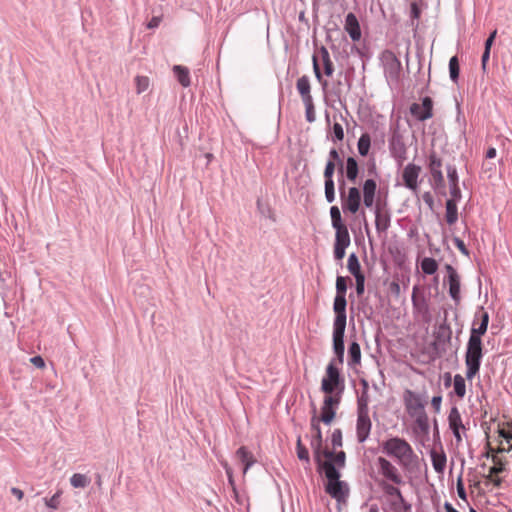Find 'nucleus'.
Returning a JSON list of instances; mask_svg holds the SVG:
<instances>
[{
  "label": "nucleus",
  "mask_w": 512,
  "mask_h": 512,
  "mask_svg": "<svg viewBox=\"0 0 512 512\" xmlns=\"http://www.w3.org/2000/svg\"><path fill=\"white\" fill-rule=\"evenodd\" d=\"M378 472L382 476L379 486L386 496L390 498V506L395 512H406L411 505L405 500L401 490L397 487L403 485L404 479L399 469L387 458H377Z\"/></svg>",
  "instance_id": "obj_1"
},
{
  "label": "nucleus",
  "mask_w": 512,
  "mask_h": 512,
  "mask_svg": "<svg viewBox=\"0 0 512 512\" xmlns=\"http://www.w3.org/2000/svg\"><path fill=\"white\" fill-rule=\"evenodd\" d=\"M382 451L393 458L402 468L407 469L417 458L412 446L404 438L394 436L381 444Z\"/></svg>",
  "instance_id": "obj_2"
},
{
  "label": "nucleus",
  "mask_w": 512,
  "mask_h": 512,
  "mask_svg": "<svg viewBox=\"0 0 512 512\" xmlns=\"http://www.w3.org/2000/svg\"><path fill=\"white\" fill-rule=\"evenodd\" d=\"M319 467L324 471L328 480L325 491L338 502H345L349 494V489L345 482L339 480L340 473L336 467H334L330 461H324Z\"/></svg>",
  "instance_id": "obj_3"
},
{
  "label": "nucleus",
  "mask_w": 512,
  "mask_h": 512,
  "mask_svg": "<svg viewBox=\"0 0 512 512\" xmlns=\"http://www.w3.org/2000/svg\"><path fill=\"white\" fill-rule=\"evenodd\" d=\"M482 357V341L470 336L465 354L467 379L472 380L479 373Z\"/></svg>",
  "instance_id": "obj_4"
},
{
  "label": "nucleus",
  "mask_w": 512,
  "mask_h": 512,
  "mask_svg": "<svg viewBox=\"0 0 512 512\" xmlns=\"http://www.w3.org/2000/svg\"><path fill=\"white\" fill-rule=\"evenodd\" d=\"M345 381L340 374L339 368L334 360L330 361L326 367L325 375L321 381V390L326 395H340L344 391Z\"/></svg>",
  "instance_id": "obj_5"
},
{
  "label": "nucleus",
  "mask_w": 512,
  "mask_h": 512,
  "mask_svg": "<svg viewBox=\"0 0 512 512\" xmlns=\"http://www.w3.org/2000/svg\"><path fill=\"white\" fill-rule=\"evenodd\" d=\"M313 70L315 73V76L317 80L320 82V84L325 88L328 85L327 80L323 79V76L320 71V66L324 69V74L327 77H331L334 72V65L330 58V54L328 50L322 46L320 47L317 52L313 55Z\"/></svg>",
  "instance_id": "obj_6"
},
{
  "label": "nucleus",
  "mask_w": 512,
  "mask_h": 512,
  "mask_svg": "<svg viewBox=\"0 0 512 512\" xmlns=\"http://www.w3.org/2000/svg\"><path fill=\"white\" fill-rule=\"evenodd\" d=\"M311 431L313 433L310 445L313 450V454L318 465H322L324 462L322 457L332 456V451L323 448L322 432L320 429L319 419L316 415L311 418Z\"/></svg>",
  "instance_id": "obj_7"
},
{
  "label": "nucleus",
  "mask_w": 512,
  "mask_h": 512,
  "mask_svg": "<svg viewBox=\"0 0 512 512\" xmlns=\"http://www.w3.org/2000/svg\"><path fill=\"white\" fill-rule=\"evenodd\" d=\"M412 307L415 317L420 318L423 322L431 321L428 299L419 286H414L412 290Z\"/></svg>",
  "instance_id": "obj_8"
},
{
  "label": "nucleus",
  "mask_w": 512,
  "mask_h": 512,
  "mask_svg": "<svg viewBox=\"0 0 512 512\" xmlns=\"http://www.w3.org/2000/svg\"><path fill=\"white\" fill-rule=\"evenodd\" d=\"M385 77L389 83H397L402 71V64L397 56L389 50H386L381 55Z\"/></svg>",
  "instance_id": "obj_9"
},
{
  "label": "nucleus",
  "mask_w": 512,
  "mask_h": 512,
  "mask_svg": "<svg viewBox=\"0 0 512 512\" xmlns=\"http://www.w3.org/2000/svg\"><path fill=\"white\" fill-rule=\"evenodd\" d=\"M403 402L407 413L411 417H415L417 422L421 424V418L425 415V402L419 394L412 390H405L403 393Z\"/></svg>",
  "instance_id": "obj_10"
},
{
  "label": "nucleus",
  "mask_w": 512,
  "mask_h": 512,
  "mask_svg": "<svg viewBox=\"0 0 512 512\" xmlns=\"http://www.w3.org/2000/svg\"><path fill=\"white\" fill-rule=\"evenodd\" d=\"M344 181H341L340 184V198L342 201V207L344 211H349L352 214H355L359 211L361 205V193L357 187H351L346 192L344 190Z\"/></svg>",
  "instance_id": "obj_11"
},
{
  "label": "nucleus",
  "mask_w": 512,
  "mask_h": 512,
  "mask_svg": "<svg viewBox=\"0 0 512 512\" xmlns=\"http://www.w3.org/2000/svg\"><path fill=\"white\" fill-rule=\"evenodd\" d=\"M340 395H326L321 408V415L318 417L319 423L329 425L335 418L336 408L340 404Z\"/></svg>",
  "instance_id": "obj_12"
},
{
  "label": "nucleus",
  "mask_w": 512,
  "mask_h": 512,
  "mask_svg": "<svg viewBox=\"0 0 512 512\" xmlns=\"http://www.w3.org/2000/svg\"><path fill=\"white\" fill-rule=\"evenodd\" d=\"M493 465L489 468L487 475L485 476L487 482L492 483L495 487H500L502 484V478L499 474L504 472L506 469V460L502 455H492Z\"/></svg>",
  "instance_id": "obj_13"
},
{
  "label": "nucleus",
  "mask_w": 512,
  "mask_h": 512,
  "mask_svg": "<svg viewBox=\"0 0 512 512\" xmlns=\"http://www.w3.org/2000/svg\"><path fill=\"white\" fill-rule=\"evenodd\" d=\"M372 421L369 413H357L356 437L359 443L365 442L370 435Z\"/></svg>",
  "instance_id": "obj_14"
},
{
  "label": "nucleus",
  "mask_w": 512,
  "mask_h": 512,
  "mask_svg": "<svg viewBox=\"0 0 512 512\" xmlns=\"http://www.w3.org/2000/svg\"><path fill=\"white\" fill-rule=\"evenodd\" d=\"M432 109V99L430 97H424L421 104L413 103L411 105L410 112L418 120L424 121L433 116Z\"/></svg>",
  "instance_id": "obj_15"
},
{
  "label": "nucleus",
  "mask_w": 512,
  "mask_h": 512,
  "mask_svg": "<svg viewBox=\"0 0 512 512\" xmlns=\"http://www.w3.org/2000/svg\"><path fill=\"white\" fill-rule=\"evenodd\" d=\"M448 422H449V427L455 436L456 443H457V445H459L462 442L461 431H465L466 428L462 422L461 414L456 407H453L450 410L449 415H448Z\"/></svg>",
  "instance_id": "obj_16"
},
{
  "label": "nucleus",
  "mask_w": 512,
  "mask_h": 512,
  "mask_svg": "<svg viewBox=\"0 0 512 512\" xmlns=\"http://www.w3.org/2000/svg\"><path fill=\"white\" fill-rule=\"evenodd\" d=\"M421 172V167L415 164H408L402 172V179L404 185L410 190L416 191L418 188V177Z\"/></svg>",
  "instance_id": "obj_17"
},
{
  "label": "nucleus",
  "mask_w": 512,
  "mask_h": 512,
  "mask_svg": "<svg viewBox=\"0 0 512 512\" xmlns=\"http://www.w3.org/2000/svg\"><path fill=\"white\" fill-rule=\"evenodd\" d=\"M346 326H333V349L339 364L344 359V334Z\"/></svg>",
  "instance_id": "obj_18"
},
{
  "label": "nucleus",
  "mask_w": 512,
  "mask_h": 512,
  "mask_svg": "<svg viewBox=\"0 0 512 512\" xmlns=\"http://www.w3.org/2000/svg\"><path fill=\"white\" fill-rule=\"evenodd\" d=\"M488 323L489 314L488 312L484 311L483 307H481L480 314H476L470 336H474L476 339L481 340V336L484 335L487 331Z\"/></svg>",
  "instance_id": "obj_19"
},
{
  "label": "nucleus",
  "mask_w": 512,
  "mask_h": 512,
  "mask_svg": "<svg viewBox=\"0 0 512 512\" xmlns=\"http://www.w3.org/2000/svg\"><path fill=\"white\" fill-rule=\"evenodd\" d=\"M446 271L448 274V282H449V294L451 298L456 302H460V277L457 271L451 266L446 265Z\"/></svg>",
  "instance_id": "obj_20"
},
{
  "label": "nucleus",
  "mask_w": 512,
  "mask_h": 512,
  "mask_svg": "<svg viewBox=\"0 0 512 512\" xmlns=\"http://www.w3.org/2000/svg\"><path fill=\"white\" fill-rule=\"evenodd\" d=\"M346 306V297L335 296L333 309L336 316L333 326H346Z\"/></svg>",
  "instance_id": "obj_21"
},
{
  "label": "nucleus",
  "mask_w": 512,
  "mask_h": 512,
  "mask_svg": "<svg viewBox=\"0 0 512 512\" xmlns=\"http://www.w3.org/2000/svg\"><path fill=\"white\" fill-rule=\"evenodd\" d=\"M442 162L436 156L435 153H432L429 157V169L432 175V178L437 187L444 186V177L441 171Z\"/></svg>",
  "instance_id": "obj_22"
},
{
  "label": "nucleus",
  "mask_w": 512,
  "mask_h": 512,
  "mask_svg": "<svg viewBox=\"0 0 512 512\" xmlns=\"http://www.w3.org/2000/svg\"><path fill=\"white\" fill-rule=\"evenodd\" d=\"M344 28L353 41H359L361 38V29L357 17L353 13H348L345 19Z\"/></svg>",
  "instance_id": "obj_23"
},
{
  "label": "nucleus",
  "mask_w": 512,
  "mask_h": 512,
  "mask_svg": "<svg viewBox=\"0 0 512 512\" xmlns=\"http://www.w3.org/2000/svg\"><path fill=\"white\" fill-rule=\"evenodd\" d=\"M236 458L243 465V474L245 475L248 469L256 462V458L245 446L240 447L236 451Z\"/></svg>",
  "instance_id": "obj_24"
},
{
  "label": "nucleus",
  "mask_w": 512,
  "mask_h": 512,
  "mask_svg": "<svg viewBox=\"0 0 512 512\" xmlns=\"http://www.w3.org/2000/svg\"><path fill=\"white\" fill-rule=\"evenodd\" d=\"M377 184L373 179H367L363 185V202L366 207H372L374 203Z\"/></svg>",
  "instance_id": "obj_25"
},
{
  "label": "nucleus",
  "mask_w": 512,
  "mask_h": 512,
  "mask_svg": "<svg viewBox=\"0 0 512 512\" xmlns=\"http://www.w3.org/2000/svg\"><path fill=\"white\" fill-rule=\"evenodd\" d=\"M377 205V209L375 211V226L378 232L386 231L390 226V215L387 211L381 210Z\"/></svg>",
  "instance_id": "obj_26"
},
{
  "label": "nucleus",
  "mask_w": 512,
  "mask_h": 512,
  "mask_svg": "<svg viewBox=\"0 0 512 512\" xmlns=\"http://www.w3.org/2000/svg\"><path fill=\"white\" fill-rule=\"evenodd\" d=\"M297 90L301 95L303 102H309L312 99L310 94V81L307 76H302L297 80L296 84Z\"/></svg>",
  "instance_id": "obj_27"
},
{
  "label": "nucleus",
  "mask_w": 512,
  "mask_h": 512,
  "mask_svg": "<svg viewBox=\"0 0 512 512\" xmlns=\"http://www.w3.org/2000/svg\"><path fill=\"white\" fill-rule=\"evenodd\" d=\"M172 70H173V73H174L175 77L177 78L178 82L183 87L190 86V84H191L190 73H189V69L187 67L182 66V65H175Z\"/></svg>",
  "instance_id": "obj_28"
},
{
  "label": "nucleus",
  "mask_w": 512,
  "mask_h": 512,
  "mask_svg": "<svg viewBox=\"0 0 512 512\" xmlns=\"http://www.w3.org/2000/svg\"><path fill=\"white\" fill-rule=\"evenodd\" d=\"M431 461L433 468L436 472L442 473L446 467V455L442 452H437L435 450L431 451Z\"/></svg>",
  "instance_id": "obj_29"
},
{
  "label": "nucleus",
  "mask_w": 512,
  "mask_h": 512,
  "mask_svg": "<svg viewBox=\"0 0 512 512\" xmlns=\"http://www.w3.org/2000/svg\"><path fill=\"white\" fill-rule=\"evenodd\" d=\"M335 233V244L337 246L348 247L350 245V235L346 225L334 228Z\"/></svg>",
  "instance_id": "obj_30"
},
{
  "label": "nucleus",
  "mask_w": 512,
  "mask_h": 512,
  "mask_svg": "<svg viewBox=\"0 0 512 512\" xmlns=\"http://www.w3.org/2000/svg\"><path fill=\"white\" fill-rule=\"evenodd\" d=\"M446 221L448 224H454L458 219V210L455 199H448L446 201Z\"/></svg>",
  "instance_id": "obj_31"
},
{
  "label": "nucleus",
  "mask_w": 512,
  "mask_h": 512,
  "mask_svg": "<svg viewBox=\"0 0 512 512\" xmlns=\"http://www.w3.org/2000/svg\"><path fill=\"white\" fill-rule=\"evenodd\" d=\"M349 365L355 366L361 362V349L357 342H352L348 349Z\"/></svg>",
  "instance_id": "obj_32"
},
{
  "label": "nucleus",
  "mask_w": 512,
  "mask_h": 512,
  "mask_svg": "<svg viewBox=\"0 0 512 512\" xmlns=\"http://www.w3.org/2000/svg\"><path fill=\"white\" fill-rule=\"evenodd\" d=\"M345 172H346L347 179L352 182H355V180L358 176V172H359L358 163L355 160V158L348 157V159L346 161Z\"/></svg>",
  "instance_id": "obj_33"
},
{
  "label": "nucleus",
  "mask_w": 512,
  "mask_h": 512,
  "mask_svg": "<svg viewBox=\"0 0 512 512\" xmlns=\"http://www.w3.org/2000/svg\"><path fill=\"white\" fill-rule=\"evenodd\" d=\"M347 268L349 270V272L354 276L356 277V275H364L362 272H361V266H360V263H359V260L357 258V256L352 253L349 258H348V262H347Z\"/></svg>",
  "instance_id": "obj_34"
},
{
  "label": "nucleus",
  "mask_w": 512,
  "mask_h": 512,
  "mask_svg": "<svg viewBox=\"0 0 512 512\" xmlns=\"http://www.w3.org/2000/svg\"><path fill=\"white\" fill-rule=\"evenodd\" d=\"M421 268L425 274L432 275L437 271L438 263L433 258L425 257L421 262Z\"/></svg>",
  "instance_id": "obj_35"
},
{
  "label": "nucleus",
  "mask_w": 512,
  "mask_h": 512,
  "mask_svg": "<svg viewBox=\"0 0 512 512\" xmlns=\"http://www.w3.org/2000/svg\"><path fill=\"white\" fill-rule=\"evenodd\" d=\"M70 483L75 488H85L90 483V478L85 474L75 473L70 478Z\"/></svg>",
  "instance_id": "obj_36"
},
{
  "label": "nucleus",
  "mask_w": 512,
  "mask_h": 512,
  "mask_svg": "<svg viewBox=\"0 0 512 512\" xmlns=\"http://www.w3.org/2000/svg\"><path fill=\"white\" fill-rule=\"evenodd\" d=\"M454 392L459 398H463L466 394V384L464 378L457 374L454 376Z\"/></svg>",
  "instance_id": "obj_37"
},
{
  "label": "nucleus",
  "mask_w": 512,
  "mask_h": 512,
  "mask_svg": "<svg viewBox=\"0 0 512 512\" xmlns=\"http://www.w3.org/2000/svg\"><path fill=\"white\" fill-rule=\"evenodd\" d=\"M369 395L366 390H363L357 399V413H369Z\"/></svg>",
  "instance_id": "obj_38"
},
{
  "label": "nucleus",
  "mask_w": 512,
  "mask_h": 512,
  "mask_svg": "<svg viewBox=\"0 0 512 512\" xmlns=\"http://www.w3.org/2000/svg\"><path fill=\"white\" fill-rule=\"evenodd\" d=\"M345 452L339 451L337 453L332 452V456L330 457H322L323 461H330L333 466L343 467L345 465Z\"/></svg>",
  "instance_id": "obj_39"
},
{
  "label": "nucleus",
  "mask_w": 512,
  "mask_h": 512,
  "mask_svg": "<svg viewBox=\"0 0 512 512\" xmlns=\"http://www.w3.org/2000/svg\"><path fill=\"white\" fill-rule=\"evenodd\" d=\"M370 144H371V139H370V136L369 134L365 133V134H362L361 137L359 138L358 140V151L360 153V155L362 156H366L369 152V149H370Z\"/></svg>",
  "instance_id": "obj_40"
},
{
  "label": "nucleus",
  "mask_w": 512,
  "mask_h": 512,
  "mask_svg": "<svg viewBox=\"0 0 512 512\" xmlns=\"http://www.w3.org/2000/svg\"><path fill=\"white\" fill-rule=\"evenodd\" d=\"M297 456L301 461L310 463L309 452L307 448L302 444L301 438L298 437L296 444Z\"/></svg>",
  "instance_id": "obj_41"
},
{
  "label": "nucleus",
  "mask_w": 512,
  "mask_h": 512,
  "mask_svg": "<svg viewBox=\"0 0 512 512\" xmlns=\"http://www.w3.org/2000/svg\"><path fill=\"white\" fill-rule=\"evenodd\" d=\"M330 216L333 228H338L340 226H344L345 224L342 222L341 213L337 206H332L330 208Z\"/></svg>",
  "instance_id": "obj_42"
},
{
  "label": "nucleus",
  "mask_w": 512,
  "mask_h": 512,
  "mask_svg": "<svg viewBox=\"0 0 512 512\" xmlns=\"http://www.w3.org/2000/svg\"><path fill=\"white\" fill-rule=\"evenodd\" d=\"M135 85H136V92L138 94H141L149 88L150 80L147 76H136Z\"/></svg>",
  "instance_id": "obj_43"
},
{
  "label": "nucleus",
  "mask_w": 512,
  "mask_h": 512,
  "mask_svg": "<svg viewBox=\"0 0 512 512\" xmlns=\"http://www.w3.org/2000/svg\"><path fill=\"white\" fill-rule=\"evenodd\" d=\"M459 61L457 56H453L449 61L450 78L456 82L459 77Z\"/></svg>",
  "instance_id": "obj_44"
},
{
  "label": "nucleus",
  "mask_w": 512,
  "mask_h": 512,
  "mask_svg": "<svg viewBox=\"0 0 512 512\" xmlns=\"http://www.w3.org/2000/svg\"><path fill=\"white\" fill-rule=\"evenodd\" d=\"M325 198L329 203L335 200V185L333 179H325Z\"/></svg>",
  "instance_id": "obj_45"
},
{
  "label": "nucleus",
  "mask_w": 512,
  "mask_h": 512,
  "mask_svg": "<svg viewBox=\"0 0 512 512\" xmlns=\"http://www.w3.org/2000/svg\"><path fill=\"white\" fill-rule=\"evenodd\" d=\"M498 434L499 437L502 438V440H505L508 446L506 447V452H509L512 449V432L509 429H506L505 427H499L498 428Z\"/></svg>",
  "instance_id": "obj_46"
},
{
  "label": "nucleus",
  "mask_w": 512,
  "mask_h": 512,
  "mask_svg": "<svg viewBox=\"0 0 512 512\" xmlns=\"http://www.w3.org/2000/svg\"><path fill=\"white\" fill-rule=\"evenodd\" d=\"M346 291H347L346 278L343 276H338L336 279V296L345 297Z\"/></svg>",
  "instance_id": "obj_47"
},
{
  "label": "nucleus",
  "mask_w": 512,
  "mask_h": 512,
  "mask_svg": "<svg viewBox=\"0 0 512 512\" xmlns=\"http://www.w3.org/2000/svg\"><path fill=\"white\" fill-rule=\"evenodd\" d=\"M391 147L394 148V154L401 160L405 159V145L400 140H393Z\"/></svg>",
  "instance_id": "obj_48"
},
{
  "label": "nucleus",
  "mask_w": 512,
  "mask_h": 512,
  "mask_svg": "<svg viewBox=\"0 0 512 512\" xmlns=\"http://www.w3.org/2000/svg\"><path fill=\"white\" fill-rule=\"evenodd\" d=\"M503 452H506V446L504 445L503 440H500L499 446L497 448L492 447L489 442L487 443V452H486L487 458H489V457L492 458L493 454L501 455Z\"/></svg>",
  "instance_id": "obj_49"
},
{
  "label": "nucleus",
  "mask_w": 512,
  "mask_h": 512,
  "mask_svg": "<svg viewBox=\"0 0 512 512\" xmlns=\"http://www.w3.org/2000/svg\"><path fill=\"white\" fill-rule=\"evenodd\" d=\"M333 141H342L344 139V130L341 123L335 121L332 126Z\"/></svg>",
  "instance_id": "obj_50"
},
{
  "label": "nucleus",
  "mask_w": 512,
  "mask_h": 512,
  "mask_svg": "<svg viewBox=\"0 0 512 512\" xmlns=\"http://www.w3.org/2000/svg\"><path fill=\"white\" fill-rule=\"evenodd\" d=\"M306 108V119L308 122L315 121V109L313 104V99L309 100V102H303Z\"/></svg>",
  "instance_id": "obj_51"
},
{
  "label": "nucleus",
  "mask_w": 512,
  "mask_h": 512,
  "mask_svg": "<svg viewBox=\"0 0 512 512\" xmlns=\"http://www.w3.org/2000/svg\"><path fill=\"white\" fill-rule=\"evenodd\" d=\"M331 443L333 448L342 446V432L340 429H335L331 434Z\"/></svg>",
  "instance_id": "obj_52"
},
{
  "label": "nucleus",
  "mask_w": 512,
  "mask_h": 512,
  "mask_svg": "<svg viewBox=\"0 0 512 512\" xmlns=\"http://www.w3.org/2000/svg\"><path fill=\"white\" fill-rule=\"evenodd\" d=\"M335 172V163L333 161H328L324 170V178L325 179H333V175Z\"/></svg>",
  "instance_id": "obj_53"
},
{
  "label": "nucleus",
  "mask_w": 512,
  "mask_h": 512,
  "mask_svg": "<svg viewBox=\"0 0 512 512\" xmlns=\"http://www.w3.org/2000/svg\"><path fill=\"white\" fill-rule=\"evenodd\" d=\"M447 175L451 186H454V183L458 184V175L454 167L449 166L447 168Z\"/></svg>",
  "instance_id": "obj_54"
},
{
  "label": "nucleus",
  "mask_w": 512,
  "mask_h": 512,
  "mask_svg": "<svg viewBox=\"0 0 512 512\" xmlns=\"http://www.w3.org/2000/svg\"><path fill=\"white\" fill-rule=\"evenodd\" d=\"M356 292L360 296L364 293V283H365V276L364 275H356Z\"/></svg>",
  "instance_id": "obj_55"
},
{
  "label": "nucleus",
  "mask_w": 512,
  "mask_h": 512,
  "mask_svg": "<svg viewBox=\"0 0 512 512\" xmlns=\"http://www.w3.org/2000/svg\"><path fill=\"white\" fill-rule=\"evenodd\" d=\"M47 507L57 509L59 506V493L54 494L50 499L45 498Z\"/></svg>",
  "instance_id": "obj_56"
},
{
  "label": "nucleus",
  "mask_w": 512,
  "mask_h": 512,
  "mask_svg": "<svg viewBox=\"0 0 512 512\" xmlns=\"http://www.w3.org/2000/svg\"><path fill=\"white\" fill-rule=\"evenodd\" d=\"M457 494H458L459 498H461L462 500H464V501L467 500L464 484H463L461 478H458V480H457Z\"/></svg>",
  "instance_id": "obj_57"
},
{
  "label": "nucleus",
  "mask_w": 512,
  "mask_h": 512,
  "mask_svg": "<svg viewBox=\"0 0 512 512\" xmlns=\"http://www.w3.org/2000/svg\"><path fill=\"white\" fill-rule=\"evenodd\" d=\"M347 247L345 246H337L334 245V256L337 260H342L345 256V250Z\"/></svg>",
  "instance_id": "obj_58"
},
{
  "label": "nucleus",
  "mask_w": 512,
  "mask_h": 512,
  "mask_svg": "<svg viewBox=\"0 0 512 512\" xmlns=\"http://www.w3.org/2000/svg\"><path fill=\"white\" fill-rule=\"evenodd\" d=\"M329 161H333L335 163V161H339L340 163V172L343 173V164L340 160V156H339V153L336 149H332L330 152H329Z\"/></svg>",
  "instance_id": "obj_59"
},
{
  "label": "nucleus",
  "mask_w": 512,
  "mask_h": 512,
  "mask_svg": "<svg viewBox=\"0 0 512 512\" xmlns=\"http://www.w3.org/2000/svg\"><path fill=\"white\" fill-rule=\"evenodd\" d=\"M30 362L37 368L42 369L45 367L44 359L41 356H34L30 358Z\"/></svg>",
  "instance_id": "obj_60"
},
{
  "label": "nucleus",
  "mask_w": 512,
  "mask_h": 512,
  "mask_svg": "<svg viewBox=\"0 0 512 512\" xmlns=\"http://www.w3.org/2000/svg\"><path fill=\"white\" fill-rule=\"evenodd\" d=\"M441 403H442V396L441 395H437V396H434L432 398L431 405L434 408L435 412H439L440 411Z\"/></svg>",
  "instance_id": "obj_61"
},
{
  "label": "nucleus",
  "mask_w": 512,
  "mask_h": 512,
  "mask_svg": "<svg viewBox=\"0 0 512 512\" xmlns=\"http://www.w3.org/2000/svg\"><path fill=\"white\" fill-rule=\"evenodd\" d=\"M453 242L455 244V246L463 253V254H468V251H467V248L463 242V240H461L460 238H454L453 239Z\"/></svg>",
  "instance_id": "obj_62"
},
{
  "label": "nucleus",
  "mask_w": 512,
  "mask_h": 512,
  "mask_svg": "<svg viewBox=\"0 0 512 512\" xmlns=\"http://www.w3.org/2000/svg\"><path fill=\"white\" fill-rule=\"evenodd\" d=\"M450 193H451V196H452L451 199H455V202L461 197V192H460V189L458 187V184L454 183V186H451Z\"/></svg>",
  "instance_id": "obj_63"
},
{
  "label": "nucleus",
  "mask_w": 512,
  "mask_h": 512,
  "mask_svg": "<svg viewBox=\"0 0 512 512\" xmlns=\"http://www.w3.org/2000/svg\"><path fill=\"white\" fill-rule=\"evenodd\" d=\"M160 22H161V18H160V17H158V16H154V17H152V18H151V20L148 22V24H147V28H149V29L156 28V27H158V26H159Z\"/></svg>",
  "instance_id": "obj_64"
}]
</instances>
